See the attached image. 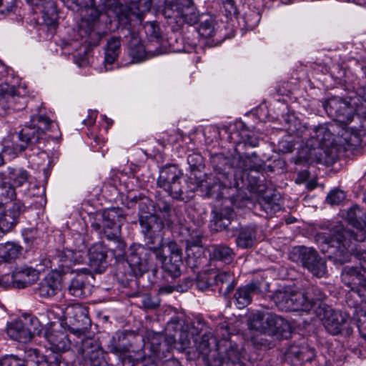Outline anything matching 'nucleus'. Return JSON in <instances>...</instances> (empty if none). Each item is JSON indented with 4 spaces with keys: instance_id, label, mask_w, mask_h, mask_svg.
<instances>
[{
    "instance_id": "nucleus-64",
    "label": "nucleus",
    "mask_w": 366,
    "mask_h": 366,
    "mask_svg": "<svg viewBox=\"0 0 366 366\" xmlns=\"http://www.w3.org/2000/svg\"><path fill=\"white\" fill-rule=\"evenodd\" d=\"M248 143L253 147H257L258 144V142L257 139H252L251 141H248Z\"/></svg>"
},
{
    "instance_id": "nucleus-16",
    "label": "nucleus",
    "mask_w": 366,
    "mask_h": 366,
    "mask_svg": "<svg viewBox=\"0 0 366 366\" xmlns=\"http://www.w3.org/2000/svg\"><path fill=\"white\" fill-rule=\"evenodd\" d=\"M238 167L242 169V171L237 172L234 174V187L238 189H242L245 187L249 188L250 190L256 189V186L257 185L256 177L254 178V182H251L248 179V171L257 172L260 169L261 166L252 164V159L250 157H245L239 159Z\"/></svg>"
},
{
    "instance_id": "nucleus-25",
    "label": "nucleus",
    "mask_w": 366,
    "mask_h": 366,
    "mask_svg": "<svg viewBox=\"0 0 366 366\" xmlns=\"http://www.w3.org/2000/svg\"><path fill=\"white\" fill-rule=\"evenodd\" d=\"M187 262L191 267H197L200 264L203 254L202 237L200 235L191 237L186 240Z\"/></svg>"
},
{
    "instance_id": "nucleus-33",
    "label": "nucleus",
    "mask_w": 366,
    "mask_h": 366,
    "mask_svg": "<svg viewBox=\"0 0 366 366\" xmlns=\"http://www.w3.org/2000/svg\"><path fill=\"white\" fill-rule=\"evenodd\" d=\"M129 54L133 62H140L146 59L145 48L142 44L139 35L134 32L130 33Z\"/></svg>"
},
{
    "instance_id": "nucleus-15",
    "label": "nucleus",
    "mask_w": 366,
    "mask_h": 366,
    "mask_svg": "<svg viewBox=\"0 0 366 366\" xmlns=\"http://www.w3.org/2000/svg\"><path fill=\"white\" fill-rule=\"evenodd\" d=\"M223 178L228 177L224 174H219L218 177L204 176V179L197 182V188L205 192L207 197H222L224 194V190L227 187L231 188L233 185L231 182L224 181Z\"/></svg>"
},
{
    "instance_id": "nucleus-43",
    "label": "nucleus",
    "mask_w": 366,
    "mask_h": 366,
    "mask_svg": "<svg viewBox=\"0 0 366 366\" xmlns=\"http://www.w3.org/2000/svg\"><path fill=\"white\" fill-rule=\"evenodd\" d=\"M109 351L117 355L119 359L124 364L126 361V358L128 357L130 358L129 347L126 345H117L116 343H111L109 346Z\"/></svg>"
},
{
    "instance_id": "nucleus-57",
    "label": "nucleus",
    "mask_w": 366,
    "mask_h": 366,
    "mask_svg": "<svg viewBox=\"0 0 366 366\" xmlns=\"http://www.w3.org/2000/svg\"><path fill=\"white\" fill-rule=\"evenodd\" d=\"M192 281L191 280H186L184 284L175 286V290L179 292H187L188 289L192 286Z\"/></svg>"
},
{
    "instance_id": "nucleus-56",
    "label": "nucleus",
    "mask_w": 366,
    "mask_h": 366,
    "mask_svg": "<svg viewBox=\"0 0 366 366\" xmlns=\"http://www.w3.org/2000/svg\"><path fill=\"white\" fill-rule=\"evenodd\" d=\"M47 157H48L47 154L46 152L41 151V152H39L36 156H35V155L31 156V162L34 164L40 165V164H41V162H39L37 159H40L43 162H45L46 159H47Z\"/></svg>"
},
{
    "instance_id": "nucleus-54",
    "label": "nucleus",
    "mask_w": 366,
    "mask_h": 366,
    "mask_svg": "<svg viewBox=\"0 0 366 366\" xmlns=\"http://www.w3.org/2000/svg\"><path fill=\"white\" fill-rule=\"evenodd\" d=\"M16 94L14 90V88H10L8 91L6 92L1 97H0V101H4L6 99L10 103L14 102L15 101V97Z\"/></svg>"
},
{
    "instance_id": "nucleus-59",
    "label": "nucleus",
    "mask_w": 366,
    "mask_h": 366,
    "mask_svg": "<svg viewBox=\"0 0 366 366\" xmlns=\"http://www.w3.org/2000/svg\"><path fill=\"white\" fill-rule=\"evenodd\" d=\"M157 207L160 211L169 213L171 209L169 204L166 202H159L157 203Z\"/></svg>"
},
{
    "instance_id": "nucleus-7",
    "label": "nucleus",
    "mask_w": 366,
    "mask_h": 366,
    "mask_svg": "<svg viewBox=\"0 0 366 366\" xmlns=\"http://www.w3.org/2000/svg\"><path fill=\"white\" fill-rule=\"evenodd\" d=\"M162 14L177 23L192 25L197 22L199 14L193 0H164Z\"/></svg>"
},
{
    "instance_id": "nucleus-40",
    "label": "nucleus",
    "mask_w": 366,
    "mask_h": 366,
    "mask_svg": "<svg viewBox=\"0 0 366 366\" xmlns=\"http://www.w3.org/2000/svg\"><path fill=\"white\" fill-rule=\"evenodd\" d=\"M198 32L204 38L213 36L216 32L214 17L209 15L202 16L198 28Z\"/></svg>"
},
{
    "instance_id": "nucleus-62",
    "label": "nucleus",
    "mask_w": 366,
    "mask_h": 366,
    "mask_svg": "<svg viewBox=\"0 0 366 366\" xmlns=\"http://www.w3.org/2000/svg\"><path fill=\"white\" fill-rule=\"evenodd\" d=\"M357 93L366 102V86L359 88Z\"/></svg>"
},
{
    "instance_id": "nucleus-37",
    "label": "nucleus",
    "mask_w": 366,
    "mask_h": 366,
    "mask_svg": "<svg viewBox=\"0 0 366 366\" xmlns=\"http://www.w3.org/2000/svg\"><path fill=\"white\" fill-rule=\"evenodd\" d=\"M255 228L254 227H246L242 229L237 239V245L243 249L249 248L253 246L255 241Z\"/></svg>"
},
{
    "instance_id": "nucleus-39",
    "label": "nucleus",
    "mask_w": 366,
    "mask_h": 366,
    "mask_svg": "<svg viewBox=\"0 0 366 366\" xmlns=\"http://www.w3.org/2000/svg\"><path fill=\"white\" fill-rule=\"evenodd\" d=\"M20 253V247L12 242L0 244V262H9Z\"/></svg>"
},
{
    "instance_id": "nucleus-48",
    "label": "nucleus",
    "mask_w": 366,
    "mask_h": 366,
    "mask_svg": "<svg viewBox=\"0 0 366 366\" xmlns=\"http://www.w3.org/2000/svg\"><path fill=\"white\" fill-rule=\"evenodd\" d=\"M16 8V0H1L0 14H8Z\"/></svg>"
},
{
    "instance_id": "nucleus-17",
    "label": "nucleus",
    "mask_w": 366,
    "mask_h": 366,
    "mask_svg": "<svg viewBox=\"0 0 366 366\" xmlns=\"http://www.w3.org/2000/svg\"><path fill=\"white\" fill-rule=\"evenodd\" d=\"M86 257V252L66 249L57 251L56 256L53 258V261L55 264H58L60 267L57 271L61 274V273H66V269L71 267L72 264L82 263Z\"/></svg>"
},
{
    "instance_id": "nucleus-18",
    "label": "nucleus",
    "mask_w": 366,
    "mask_h": 366,
    "mask_svg": "<svg viewBox=\"0 0 366 366\" xmlns=\"http://www.w3.org/2000/svg\"><path fill=\"white\" fill-rule=\"evenodd\" d=\"M241 362V352L237 346L230 345L224 354L215 349L212 352V359H209L207 366H232Z\"/></svg>"
},
{
    "instance_id": "nucleus-34",
    "label": "nucleus",
    "mask_w": 366,
    "mask_h": 366,
    "mask_svg": "<svg viewBox=\"0 0 366 366\" xmlns=\"http://www.w3.org/2000/svg\"><path fill=\"white\" fill-rule=\"evenodd\" d=\"M209 254L212 259L221 261L226 264L231 263L235 256L233 249L223 244L213 245Z\"/></svg>"
},
{
    "instance_id": "nucleus-55",
    "label": "nucleus",
    "mask_w": 366,
    "mask_h": 366,
    "mask_svg": "<svg viewBox=\"0 0 366 366\" xmlns=\"http://www.w3.org/2000/svg\"><path fill=\"white\" fill-rule=\"evenodd\" d=\"M114 243L117 244V246L115 248H110L111 250L114 251V252L117 251H119V254L120 255L122 253L124 252L125 249V244L123 241H122L119 238V236L116 239H112Z\"/></svg>"
},
{
    "instance_id": "nucleus-45",
    "label": "nucleus",
    "mask_w": 366,
    "mask_h": 366,
    "mask_svg": "<svg viewBox=\"0 0 366 366\" xmlns=\"http://www.w3.org/2000/svg\"><path fill=\"white\" fill-rule=\"evenodd\" d=\"M345 198V193L339 189L330 192L327 197V202L331 205L340 204Z\"/></svg>"
},
{
    "instance_id": "nucleus-35",
    "label": "nucleus",
    "mask_w": 366,
    "mask_h": 366,
    "mask_svg": "<svg viewBox=\"0 0 366 366\" xmlns=\"http://www.w3.org/2000/svg\"><path fill=\"white\" fill-rule=\"evenodd\" d=\"M341 279L345 285L353 290L363 280L364 277L357 267L347 266L342 272Z\"/></svg>"
},
{
    "instance_id": "nucleus-58",
    "label": "nucleus",
    "mask_w": 366,
    "mask_h": 366,
    "mask_svg": "<svg viewBox=\"0 0 366 366\" xmlns=\"http://www.w3.org/2000/svg\"><path fill=\"white\" fill-rule=\"evenodd\" d=\"M175 290V286L165 285L162 286L159 289V294L160 295H168L171 294Z\"/></svg>"
},
{
    "instance_id": "nucleus-63",
    "label": "nucleus",
    "mask_w": 366,
    "mask_h": 366,
    "mask_svg": "<svg viewBox=\"0 0 366 366\" xmlns=\"http://www.w3.org/2000/svg\"><path fill=\"white\" fill-rule=\"evenodd\" d=\"M282 151L283 152H291L293 150V145L292 144H288L286 147L282 145Z\"/></svg>"
},
{
    "instance_id": "nucleus-27",
    "label": "nucleus",
    "mask_w": 366,
    "mask_h": 366,
    "mask_svg": "<svg viewBox=\"0 0 366 366\" xmlns=\"http://www.w3.org/2000/svg\"><path fill=\"white\" fill-rule=\"evenodd\" d=\"M39 279L38 270L32 267H25L11 276L13 286L19 289L27 287Z\"/></svg>"
},
{
    "instance_id": "nucleus-12",
    "label": "nucleus",
    "mask_w": 366,
    "mask_h": 366,
    "mask_svg": "<svg viewBox=\"0 0 366 366\" xmlns=\"http://www.w3.org/2000/svg\"><path fill=\"white\" fill-rule=\"evenodd\" d=\"M64 318L69 329L74 334H81L91 325L87 307L80 304L68 305Z\"/></svg>"
},
{
    "instance_id": "nucleus-60",
    "label": "nucleus",
    "mask_w": 366,
    "mask_h": 366,
    "mask_svg": "<svg viewBox=\"0 0 366 366\" xmlns=\"http://www.w3.org/2000/svg\"><path fill=\"white\" fill-rule=\"evenodd\" d=\"M309 177V172L307 171H302L298 174V177L296 179L297 183H302Z\"/></svg>"
},
{
    "instance_id": "nucleus-24",
    "label": "nucleus",
    "mask_w": 366,
    "mask_h": 366,
    "mask_svg": "<svg viewBox=\"0 0 366 366\" xmlns=\"http://www.w3.org/2000/svg\"><path fill=\"white\" fill-rule=\"evenodd\" d=\"M45 337L50 345V350L55 353L52 357L57 355L59 358V355L57 353L66 351L70 347L67 335L64 331L48 330L45 333Z\"/></svg>"
},
{
    "instance_id": "nucleus-10",
    "label": "nucleus",
    "mask_w": 366,
    "mask_h": 366,
    "mask_svg": "<svg viewBox=\"0 0 366 366\" xmlns=\"http://www.w3.org/2000/svg\"><path fill=\"white\" fill-rule=\"evenodd\" d=\"M290 259L298 264H301L317 277H322L326 274L327 269L325 260L312 248L305 247L294 248L290 254Z\"/></svg>"
},
{
    "instance_id": "nucleus-1",
    "label": "nucleus",
    "mask_w": 366,
    "mask_h": 366,
    "mask_svg": "<svg viewBox=\"0 0 366 366\" xmlns=\"http://www.w3.org/2000/svg\"><path fill=\"white\" fill-rule=\"evenodd\" d=\"M346 220L356 230L355 233L338 224L330 231L322 233V244L321 250L327 254L329 259L335 263L342 264L350 261L353 249L352 241L362 242L365 239L366 219L362 209L357 205H353L347 212Z\"/></svg>"
},
{
    "instance_id": "nucleus-4",
    "label": "nucleus",
    "mask_w": 366,
    "mask_h": 366,
    "mask_svg": "<svg viewBox=\"0 0 366 366\" xmlns=\"http://www.w3.org/2000/svg\"><path fill=\"white\" fill-rule=\"evenodd\" d=\"M327 114L334 119L339 129H342L341 137L345 143L351 146H357L360 142L359 129L355 126H349L354 121L355 109L347 102L340 97H332L324 104Z\"/></svg>"
},
{
    "instance_id": "nucleus-29",
    "label": "nucleus",
    "mask_w": 366,
    "mask_h": 366,
    "mask_svg": "<svg viewBox=\"0 0 366 366\" xmlns=\"http://www.w3.org/2000/svg\"><path fill=\"white\" fill-rule=\"evenodd\" d=\"M6 332L11 339L20 342H27L32 337L31 331L21 320H15L9 324Z\"/></svg>"
},
{
    "instance_id": "nucleus-2",
    "label": "nucleus",
    "mask_w": 366,
    "mask_h": 366,
    "mask_svg": "<svg viewBox=\"0 0 366 366\" xmlns=\"http://www.w3.org/2000/svg\"><path fill=\"white\" fill-rule=\"evenodd\" d=\"M153 255L160 260L164 270L172 277H177L180 275V266L182 259L177 256L167 257L163 252V244L157 247L146 248L141 244H134L130 247V253L127 257V262L135 275H142L149 270L152 264Z\"/></svg>"
},
{
    "instance_id": "nucleus-61",
    "label": "nucleus",
    "mask_w": 366,
    "mask_h": 366,
    "mask_svg": "<svg viewBox=\"0 0 366 366\" xmlns=\"http://www.w3.org/2000/svg\"><path fill=\"white\" fill-rule=\"evenodd\" d=\"M97 114H92L89 116L88 119L83 120L82 123L86 126H92L95 123Z\"/></svg>"
},
{
    "instance_id": "nucleus-26",
    "label": "nucleus",
    "mask_w": 366,
    "mask_h": 366,
    "mask_svg": "<svg viewBox=\"0 0 366 366\" xmlns=\"http://www.w3.org/2000/svg\"><path fill=\"white\" fill-rule=\"evenodd\" d=\"M261 292V285L259 282H251L239 287L234 295V302L237 308L242 309L247 306L252 301V295Z\"/></svg>"
},
{
    "instance_id": "nucleus-52",
    "label": "nucleus",
    "mask_w": 366,
    "mask_h": 366,
    "mask_svg": "<svg viewBox=\"0 0 366 366\" xmlns=\"http://www.w3.org/2000/svg\"><path fill=\"white\" fill-rule=\"evenodd\" d=\"M354 258L358 262L361 269L366 272V251L357 250L353 253Z\"/></svg>"
},
{
    "instance_id": "nucleus-49",
    "label": "nucleus",
    "mask_w": 366,
    "mask_h": 366,
    "mask_svg": "<svg viewBox=\"0 0 366 366\" xmlns=\"http://www.w3.org/2000/svg\"><path fill=\"white\" fill-rule=\"evenodd\" d=\"M34 362H36L37 366H51L53 362H58V355H56L54 357H46L45 356H39L38 353V358Z\"/></svg>"
},
{
    "instance_id": "nucleus-6",
    "label": "nucleus",
    "mask_w": 366,
    "mask_h": 366,
    "mask_svg": "<svg viewBox=\"0 0 366 366\" xmlns=\"http://www.w3.org/2000/svg\"><path fill=\"white\" fill-rule=\"evenodd\" d=\"M315 314L320 319L325 330L331 335H336L342 331H345L346 335L352 332V328L349 325L350 317L346 314L334 310L323 301L319 302Z\"/></svg>"
},
{
    "instance_id": "nucleus-11",
    "label": "nucleus",
    "mask_w": 366,
    "mask_h": 366,
    "mask_svg": "<svg viewBox=\"0 0 366 366\" xmlns=\"http://www.w3.org/2000/svg\"><path fill=\"white\" fill-rule=\"evenodd\" d=\"M139 223L145 238L147 239L146 248L162 244V232L164 228L162 219L155 214L141 213Z\"/></svg>"
},
{
    "instance_id": "nucleus-41",
    "label": "nucleus",
    "mask_w": 366,
    "mask_h": 366,
    "mask_svg": "<svg viewBox=\"0 0 366 366\" xmlns=\"http://www.w3.org/2000/svg\"><path fill=\"white\" fill-rule=\"evenodd\" d=\"M354 318L360 335L366 339V310L361 308L356 309Z\"/></svg>"
},
{
    "instance_id": "nucleus-19",
    "label": "nucleus",
    "mask_w": 366,
    "mask_h": 366,
    "mask_svg": "<svg viewBox=\"0 0 366 366\" xmlns=\"http://www.w3.org/2000/svg\"><path fill=\"white\" fill-rule=\"evenodd\" d=\"M61 274L55 268L41 281L37 293L44 298L54 297L61 290Z\"/></svg>"
},
{
    "instance_id": "nucleus-53",
    "label": "nucleus",
    "mask_w": 366,
    "mask_h": 366,
    "mask_svg": "<svg viewBox=\"0 0 366 366\" xmlns=\"http://www.w3.org/2000/svg\"><path fill=\"white\" fill-rule=\"evenodd\" d=\"M353 291L359 295L362 302H366V279L364 278Z\"/></svg>"
},
{
    "instance_id": "nucleus-14",
    "label": "nucleus",
    "mask_w": 366,
    "mask_h": 366,
    "mask_svg": "<svg viewBox=\"0 0 366 366\" xmlns=\"http://www.w3.org/2000/svg\"><path fill=\"white\" fill-rule=\"evenodd\" d=\"M342 131L340 130L339 126L336 123L329 122L319 124L312 129L311 137L315 142L312 146L323 147H330L335 142V136H341Z\"/></svg>"
},
{
    "instance_id": "nucleus-22",
    "label": "nucleus",
    "mask_w": 366,
    "mask_h": 366,
    "mask_svg": "<svg viewBox=\"0 0 366 366\" xmlns=\"http://www.w3.org/2000/svg\"><path fill=\"white\" fill-rule=\"evenodd\" d=\"M86 257H89L91 269L97 273H102L107 267V250L102 243L94 244L89 250Z\"/></svg>"
},
{
    "instance_id": "nucleus-13",
    "label": "nucleus",
    "mask_w": 366,
    "mask_h": 366,
    "mask_svg": "<svg viewBox=\"0 0 366 366\" xmlns=\"http://www.w3.org/2000/svg\"><path fill=\"white\" fill-rule=\"evenodd\" d=\"M124 217L118 208H112L104 212L99 222L93 224V227L99 230L108 239H116L120 235L121 225Z\"/></svg>"
},
{
    "instance_id": "nucleus-36",
    "label": "nucleus",
    "mask_w": 366,
    "mask_h": 366,
    "mask_svg": "<svg viewBox=\"0 0 366 366\" xmlns=\"http://www.w3.org/2000/svg\"><path fill=\"white\" fill-rule=\"evenodd\" d=\"M24 207L23 204L20 202H13L12 206L10 207L7 211L8 214H6V216L11 217L12 221L6 222V225H5V222L6 221V219L0 218V228L6 230L12 228L16 224V219L18 218L20 214L24 211Z\"/></svg>"
},
{
    "instance_id": "nucleus-38",
    "label": "nucleus",
    "mask_w": 366,
    "mask_h": 366,
    "mask_svg": "<svg viewBox=\"0 0 366 366\" xmlns=\"http://www.w3.org/2000/svg\"><path fill=\"white\" fill-rule=\"evenodd\" d=\"M216 285H221L220 291L224 295L229 294L234 287V276L229 272H221L214 277Z\"/></svg>"
},
{
    "instance_id": "nucleus-42",
    "label": "nucleus",
    "mask_w": 366,
    "mask_h": 366,
    "mask_svg": "<svg viewBox=\"0 0 366 366\" xmlns=\"http://www.w3.org/2000/svg\"><path fill=\"white\" fill-rule=\"evenodd\" d=\"M28 179L27 172L22 169H13L9 173V179L13 187H21Z\"/></svg>"
},
{
    "instance_id": "nucleus-31",
    "label": "nucleus",
    "mask_w": 366,
    "mask_h": 366,
    "mask_svg": "<svg viewBox=\"0 0 366 366\" xmlns=\"http://www.w3.org/2000/svg\"><path fill=\"white\" fill-rule=\"evenodd\" d=\"M121 51V38L117 36H112L107 41V46L105 48V68L106 70H111V67L108 65H112L114 63Z\"/></svg>"
},
{
    "instance_id": "nucleus-8",
    "label": "nucleus",
    "mask_w": 366,
    "mask_h": 366,
    "mask_svg": "<svg viewBox=\"0 0 366 366\" xmlns=\"http://www.w3.org/2000/svg\"><path fill=\"white\" fill-rule=\"evenodd\" d=\"M182 177V173L175 166L167 167L161 170L157 184L172 197L187 202L192 197L193 192L184 190Z\"/></svg>"
},
{
    "instance_id": "nucleus-9",
    "label": "nucleus",
    "mask_w": 366,
    "mask_h": 366,
    "mask_svg": "<svg viewBox=\"0 0 366 366\" xmlns=\"http://www.w3.org/2000/svg\"><path fill=\"white\" fill-rule=\"evenodd\" d=\"M249 327L260 332H270L272 334L287 336L290 332V326L287 321L280 316L272 314L262 315L255 313L249 320Z\"/></svg>"
},
{
    "instance_id": "nucleus-51",
    "label": "nucleus",
    "mask_w": 366,
    "mask_h": 366,
    "mask_svg": "<svg viewBox=\"0 0 366 366\" xmlns=\"http://www.w3.org/2000/svg\"><path fill=\"white\" fill-rule=\"evenodd\" d=\"M55 264L54 262L49 258H41L39 263L36 264L35 269L38 270V274L40 272H44L46 269L52 268Z\"/></svg>"
},
{
    "instance_id": "nucleus-21",
    "label": "nucleus",
    "mask_w": 366,
    "mask_h": 366,
    "mask_svg": "<svg viewBox=\"0 0 366 366\" xmlns=\"http://www.w3.org/2000/svg\"><path fill=\"white\" fill-rule=\"evenodd\" d=\"M81 352L85 360L91 366H106L104 353L98 345L94 344L92 340H85L82 342Z\"/></svg>"
},
{
    "instance_id": "nucleus-30",
    "label": "nucleus",
    "mask_w": 366,
    "mask_h": 366,
    "mask_svg": "<svg viewBox=\"0 0 366 366\" xmlns=\"http://www.w3.org/2000/svg\"><path fill=\"white\" fill-rule=\"evenodd\" d=\"M38 358V350L33 348H28L25 350L24 355H7L0 361V366H26L29 361L34 362Z\"/></svg>"
},
{
    "instance_id": "nucleus-5",
    "label": "nucleus",
    "mask_w": 366,
    "mask_h": 366,
    "mask_svg": "<svg viewBox=\"0 0 366 366\" xmlns=\"http://www.w3.org/2000/svg\"><path fill=\"white\" fill-rule=\"evenodd\" d=\"M325 295L317 288L308 289L305 292L279 291L273 296V300L282 311H305L315 312Z\"/></svg>"
},
{
    "instance_id": "nucleus-44",
    "label": "nucleus",
    "mask_w": 366,
    "mask_h": 366,
    "mask_svg": "<svg viewBox=\"0 0 366 366\" xmlns=\"http://www.w3.org/2000/svg\"><path fill=\"white\" fill-rule=\"evenodd\" d=\"M163 248L167 247L169 251V257L172 258H176L177 256L179 257V259H182V252L181 247L178 245V244L172 240H169L167 242H164L162 239Z\"/></svg>"
},
{
    "instance_id": "nucleus-32",
    "label": "nucleus",
    "mask_w": 366,
    "mask_h": 366,
    "mask_svg": "<svg viewBox=\"0 0 366 366\" xmlns=\"http://www.w3.org/2000/svg\"><path fill=\"white\" fill-rule=\"evenodd\" d=\"M215 339L211 332L205 333L199 339L194 340L197 350L202 356V359L207 365L209 359H212V352L211 344L214 343Z\"/></svg>"
},
{
    "instance_id": "nucleus-50",
    "label": "nucleus",
    "mask_w": 366,
    "mask_h": 366,
    "mask_svg": "<svg viewBox=\"0 0 366 366\" xmlns=\"http://www.w3.org/2000/svg\"><path fill=\"white\" fill-rule=\"evenodd\" d=\"M196 284L197 288L202 291L207 290L211 285V282L209 280V277L206 274L199 275L197 277Z\"/></svg>"
},
{
    "instance_id": "nucleus-28",
    "label": "nucleus",
    "mask_w": 366,
    "mask_h": 366,
    "mask_svg": "<svg viewBox=\"0 0 366 366\" xmlns=\"http://www.w3.org/2000/svg\"><path fill=\"white\" fill-rule=\"evenodd\" d=\"M34 6H42L44 23L50 28H55L57 24V13L54 1L50 0H26Z\"/></svg>"
},
{
    "instance_id": "nucleus-46",
    "label": "nucleus",
    "mask_w": 366,
    "mask_h": 366,
    "mask_svg": "<svg viewBox=\"0 0 366 366\" xmlns=\"http://www.w3.org/2000/svg\"><path fill=\"white\" fill-rule=\"evenodd\" d=\"M144 29L147 35L152 39H158L161 36L159 26L155 22L146 23Z\"/></svg>"
},
{
    "instance_id": "nucleus-20",
    "label": "nucleus",
    "mask_w": 366,
    "mask_h": 366,
    "mask_svg": "<svg viewBox=\"0 0 366 366\" xmlns=\"http://www.w3.org/2000/svg\"><path fill=\"white\" fill-rule=\"evenodd\" d=\"M315 357V352L313 347L307 344L292 345L286 352V358L292 364L297 365L307 362H311Z\"/></svg>"
},
{
    "instance_id": "nucleus-23",
    "label": "nucleus",
    "mask_w": 366,
    "mask_h": 366,
    "mask_svg": "<svg viewBox=\"0 0 366 366\" xmlns=\"http://www.w3.org/2000/svg\"><path fill=\"white\" fill-rule=\"evenodd\" d=\"M90 273L88 272L86 269H79V272L71 280L68 287V291L71 295L74 297L83 298L90 293L89 286L86 283L87 276Z\"/></svg>"
},
{
    "instance_id": "nucleus-47",
    "label": "nucleus",
    "mask_w": 366,
    "mask_h": 366,
    "mask_svg": "<svg viewBox=\"0 0 366 366\" xmlns=\"http://www.w3.org/2000/svg\"><path fill=\"white\" fill-rule=\"evenodd\" d=\"M259 20L260 16L256 11H250L249 13L246 14L244 16L245 24L249 29H251L257 26Z\"/></svg>"
},
{
    "instance_id": "nucleus-3",
    "label": "nucleus",
    "mask_w": 366,
    "mask_h": 366,
    "mask_svg": "<svg viewBox=\"0 0 366 366\" xmlns=\"http://www.w3.org/2000/svg\"><path fill=\"white\" fill-rule=\"evenodd\" d=\"M32 122H38V127L25 126L19 133H14L7 136L3 141L4 153H14L24 150L28 146H37L44 139V131L50 127H56L48 117L43 115L32 116Z\"/></svg>"
}]
</instances>
